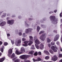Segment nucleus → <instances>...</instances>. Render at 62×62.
Here are the masks:
<instances>
[{"label":"nucleus","mask_w":62,"mask_h":62,"mask_svg":"<svg viewBox=\"0 0 62 62\" xmlns=\"http://www.w3.org/2000/svg\"><path fill=\"white\" fill-rule=\"evenodd\" d=\"M12 53V49H10L8 51V53L10 54Z\"/></svg>","instance_id":"11"},{"label":"nucleus","mask_w":62,"mask_h":62,"mask_svg":"<svg viewBox=\"0 0 62 62\" xmlns=\"http://www.w3.org/2000/svg\"><path fill=\"white\" fill-rule=\"evenodd\" d=\"M59 35H57L55 36V37L54 39V41H56L58 39H59Z\"/></svg>","instance_id":"5"},{"label":"nucleus","mask_w":62,"mask_h":62,"mask_svg":"<svg viewBox=\"0 0 62 62\" xmlns=\"http://www.w3.org/2000/svg\"><path fill=\"white\" fill-rule=\"evenodd\" d=\"M38 54L40 55L41 54V52H38Z\"/></svg>","instance_id":"37"},{"label":"nucleus","mask_w":62,"mask_h":62,"mask_svg":"<svg viewBox=\"0 0 62 62\" xmlns=\"http://www.w3.org/2000/svg\"><path fill=\"white\" fill-rule=\"evenodd\" d=\"M59 57H62V54H60L59 55Z\"/></svg>","instance_id":"29"},{"label":"nucleus","mask_w":62,"mask_h":62,"mask_svg":"<svg viewBox=\"0 0 62 62\" xmlns=\"http://www.w3.org/2000/svg\"><path fill=\"white\" fill-rule=\"evenodd\" d=\"M33 60L34 62H35V61H37V60H36L35 59H33Z\"/></svg>","instance_id":"38"},{"label":"nucleus","mask_w":62,"mask_h":62,"mask_svg":"<svg viewBox=\"0 0 62 62\" xmlns=\"http://www.w3.org/2000/svg\"><path fill=\"white\" fill-rule=\"evenodd\" d=\"M48 47L49 48H51V44H48Z\"/></svg>","instance_id":"35"},{"label":"nucleus","mask_w":62,"mask_h":62,"mask_svg":"<svg viewBox=\"0 0 62 62\" xmlns=\"http://www.w3.org/2000/svg\"><path fill=\"white\" fill-rule=\"evenodd\" d=\"M44 53L45 54H47V55H50V53H49V52L47 51H44Z\"/></svg>","instance_id":"13"},{"label":"nucleus","mask_w":62,"mask_h":62,"mask_svg":"<svg viewBox=\"0 0 62 62\" xmlns=\"http://www.w3.org/2000/svg\"><path fill=\"white\" fill-rule=\"evenodd\" d=\"M40 29V27H39V26H38L37 27V31H38V32H39V30Z\"/></svg>","instance_id":"24"},{"label":"nucleus","mask_w":62,"mask_h":62,"mask_svg":"<svg viewBox=\"0 0 62 62\" xmlns=\"http://www.w3.org/2000/svg\"><path fill=\"white\" fill-rule=\"evenodd\" d=\"M38 54V52H35L34 54V55H35V56L37 55Z\"/></svg>","instance_id":"27"},{"label":"nucleus","mask_w":62,"mask_h":62,"mask_svg":"<svg viewBox=\"0 0 62 62\" xmlns=\"http://www.w3.org/2000/svg\"><path fill=\"white\" fill-rule=\"evenodd\" d=\"M31 30H32V29H27L26 30V33H28L27 31H30Z\"/></svg>","instance_id":"22"},{"label":"nucleus","mask_w":62,"mask_h":62,"mask_svg":"<svg viewBox=\"0 0 62 62\" xmlns=\"http://www.w3.org/2000/svg\"><path fill=\"white\" fill-rule=\"evenodd\" d=\"M35 46L37 49H39V48H40V46H39L37 45L36 44H35Z\"/></svg>","instance_id":"19"},{"label":"nucleus","mask_w":62,"mask_h":62,"mask_svg":"<svg viewBox=\"0 0 62 62\" xmlns=\"http://www.w3.org/2000/svg\"><path fill=\"white\" fill-rule=\"evenodd\" d=\"M6 23L4 22H2L0 24V26H4L6 24Z\"/></svg>","instance_id":"12"},{"label":"nucleus","mask_w":62,"mask_h":62,"mask_svg":"<svg viewBox=\"0 0 62 62\" xmlns=\"http://www.w3.org/2000/svg\"><path fill=\"white\" fill-rule=\"evenodd\" d=\"M8 56H9V54H8Z\"/></svg>","instance_id":"56"},{"label":"nucleus","mask_w":62,"mask_h":62,"mask_svg":"<svg viewBox=\"0 0 62 62\" xmlns=\"http://www.w3.org/2000/svg\"><path fill=\"white\" fill-rule=\"evenodd\" d=\"M59 62H62V59L60 60L59 61Z\"/></svg>","instance_id":"49"},{"label":"nucleus","mask_w":62,"mask_h":62,"mask_svg":"<svg viewBox=\"0 0 62 62\" xmlns=\"http://www.w3.org/2000/svg\"><path fill=\"white\" fill-rule=\"evenodd\" d=\"M8 44V43L7 42H5L4 43V45H5V46H7V45Z\"/></svg>","instance_id":"28"},{"label":"nucleus","mask_w":62,"mask_h":62,"mask_svg":"<svg viewBox=\"0 0 62 62\" xmlns=\"http://www.w3.org/2000/svg\"><path fill=\"white\" fill-rule=\"evenodd\" d=\"M53 17V16H51L50 17V18H52Z\"/></svg>","instance_id":"53"},{"label":"nucleus","mask_w":62,"mask_h":62,"mask_svg":"<svg viewBox=\"0 0 62 62\" xmlns=\"http://www.w3.org/2000/svg\"><path fill=\"white\" fill-rule=\"evenodd\" d=\"M60 51H61V52H62V48H61Z\"/></svg>","instance_id":"52"},{"label":"nucleus","mask_w":62,"mask_h":62,"mask_svg":"<svg viewBox=\"0 0 62 62\" xmlns=\"http://www.w3.org/2000/svg\"><path fill=\"white\" fill-rule=\"evenodd\" d=\"M61 42H62V37H61Z\"/></svg>","instance_id":"50"},{"label":"nucleus","mask_w":62,"mask_h":62,"mask_svg":"<svg viewBox=\"0 0 62 62\" xmlns=\"http://www.w3.org/2000/svg\"><path fill=\"white\" fill-rule=\"evenodd\" d=\"M61 15H62V13H61L60 14V16L61 17H62V16H61Z\"/></svg>","instance_id":"42"},{"label":"nucleus","mask_w":62,"mask_h":62,"mask_svg":"<svg viewBox=\"0 0 62 62\" xmlns=\"http://www.w3.org/2000/svg\"><path fill=\"white\" fill-rule=\"evenodd\" d=\"M57 59V57L56 55H54L53 57H52L51 59V60L53 61H56Z\"/></svg>","instance_id":"3"},{"label":"nucleus","mask_w":62,"mask_h":62,"mask_svg":"<svg viewBox=\"0 0 62 62\" xmlns=\"http://www.w3.org/2000/svg\"><path fill=\"white\" fill-rule=\"evenodd\" d=\"M47 42L48 43H49L51 42V40L49 39V38H47Z\"/></svg>","instance_id":"23"},{"label":"nucleus","mask_w":62,"mask_h":62,"mask_svg":"<svg viewBox=\"0 0 62 62\" xmlns=\"http://www.w3.org/2000/svg\"><path fill=\"white\" fill-rule=\"evenodd\" d=\"M5 60V58L0 59V62H2Z\"/></svg>","instance_id":"16"},{"label":"nucleus","mask_w":62,"mask_h":62,"mask_svg":"<svg viewBox=\"0 0 62 62\" xmlns=\"http://www.w3.org/2000/svg\"><path fill=\"white\" fill-rule=\"evenodd\" d=\"M53 51H54V52H57V50L55 49V48H54V49H53Z\"/></svg>","instance_id":"32"},{"label":"nucleus","mask_w":62,"mask_h":62,"mask_svg":"<svg viewBox=\"0 0 62 62\" xmlns=\"http://www.w3.org/2000/svg\"><path fill=\"white\" fill-rule=\"evenodd\" d=\"M44 31H41L39 33V34H42V33H44Z\"/></svg>","instance_id":"36"},{"label":"nucleus","mask_w":62,"mask_h":62,"mask_svg":"<svg viewBox=\"0 0 62 62\" xmlns=\"http://www.w3.org/2000/svg\"><path fill=\"white\" fill-rule=\"evenodd\" d=\"M54 12H55H55H56V11H57V10H54Z\"/></svg>","instance_id":"47"},{"label":"nucleus","mask_w":62,"mask_h":62,"mask_svg":"<svg viewBox=\"0 0 62 62\" xmlns=\"http://www.w3.org/2000/svg\"><path fill=\"white\" fill-rule=\"evenodd\" d=\"M34 53V51H31L29 53V54H33Z\"/></svg>","instance_id":"18"},{"label":"nucleus","mask_w":62,"mask_h":62,"mask_svg":"<svg viewBox=\"0 0 62 62\" xmlns=\"http://www.w3.org/2000/svg\"><path fill=\"white\" fill-rule=\"evenodd\" d=\"M40 49L41 50H42V49L44 48V45L42 43H41V44H40Z\"/></svg>","instance_id":"10"},{"label":"nucleus","mask_w":62,"mask_h":62,"mask_svg":"<svg viewBox=\"0 0 62 62\" xmlns=\"http://www.w3.org/2000/svg\"><path fill=\"white\" fill-rule=\"evenodd\" d=\"M19 36H22V34L20 32L19 33Z\"/></svg>","instance_id":"40"},{"label":"nucleus","mask_w":62,"mask_h":62,"mask_svg":"<svg viewBox=\"0 0 62 62\" xmlns=\"http://www.w3.org/2000/svg\"><path fill=\"white\" fill-rule=\"evenodd\" d=\"M31 49L32 50L33 49H35V48L34 47V46L33 45L31 47Z\"/></svg>","instance_id":"25"},{"label":"nucleus","mask_w":62,"mask_h":62,"mask_svg":"<svg viewBox=\"0 0 62 62\" xmlns=\"http://www.w3.org/2000/svg\"><path fill=\"white\" fill-rule=\"evenodd\" d=\"M56 44H57V45H59V42H56Z\"/></svg>","instance_id":"39"},{"label":"nucleus","mask_w":62,"mask_h":62,"mask_svg":"<svg viewBox=\"0 0 62 62\" xmlns=\"http://www.w3.org/2000/svg\"><path fill=\"white\" fill-rule=\"evenodd\" d=\"M6 15H5V16L4 15L2 16V17H5V16H6Z\"/></svg>","instance_id":"46"},{"label":"nucleus","mask_w":62,"mask_h":62,"mask_svg":"<svg viewBox=\"0 0 62 62\" xmlns=\"http://www.w3.org/2000/svg\"><path fill=\"white\" fill-rule=\"evenodd\" d=\"M7 36H8V37L10 36V34L8 33L7 34Z\"/></svg>","instance_id":"44"},{"label":"nucleus","mask_w":62,"mask_h":62,"mask_svg":"<svg viewBox=\"0 0 62 62\" xmlns=\"http://www.w3.org/2000/svg\"><path fill=\"white\" fill-rule=\"evenodd\" d=\"M51 44L52 45H55V43H54V42H51Z\"/></svg>","instance_id":"30"},{"label":"nucleus","mask_w":62,"mask_h":62,"mask_svg":"<svg viewBox=\"0 0 62 62\" xmlns=\"http://www.w3.org/2000/svg\"><path fill=\"white\" fill-rule=\"evenodd\" d=\"M0 51L2 53H3V48H1L0 49Z\"/></svg>","instance_id":"33"},{"label":"nucleus","mask_w":62,"mask_h":62,"mask_svg":"<svg viewBox=\"0 0 62 62\" xmlns=\"http://www.w3.org/2000/svg\"><path fill=\"white\" fill-rule=\"evenodd\" d=\"M29 42V41H26L24 42V44H23L22 45L23 46H28V44H27V43H28Z\"/></svg>","instance_id":"9"},{"label":"nucleus","mask_w":62,"mask_h":62,"mask_svg":"<svg viewBox=\"0 0 62 62\" xmlns=\"http://www.w3.org/2000/svg\"><path fill=\"white\" fill-rule=\"evenodd\" d=\"M35 43L37 44H39V41L38 39H37L35 41Z\"/></svg>","instance_id":"14"},{"label":"nucleus","mask_w":62,"mask_h":62,"mask_svg":"<svg viewBox=\"0 0 62 62\" xmlns=\"http://www.w3.org/2000/svg\"><path fill=\"white\" fill-rule=\"evenodd\" d=\"M24 62H30V61H25Z\"/></svg>","instance_id":"45"},{"label":"nucleus","mask_w":62,"mask_h":62,"mask_svg":"<svg viewBox=\"0 0 62 62\" xmlns=\"http://www.w3.org/2000/svg\"><path fill=\"white\" fill-rule=\"evenodd\" d=\"M7 20H8V17L7 18Z\"/></svg>","instance_id":"57"},{"label":"nucleus","mask_w":62,"mask_h":62,"mask_svg":"<svg viewBox=\"0 0 62 62\" xmlns=\"http://www.w3.org/2000/svg\"><path fill=\"white\" fill-rule=\"evenodd\" d=\"M3 47H4V46H3Z\"/></svg>","instance_id":"61"},{"label":"nucleus","mask_w":62,"mask_h":62,"mask_svg":"<svg viewBox=\"0 0 62 62\" xmlns=\"http://www.w3.org/2000/svg\"><path fill=\"white\" fill-rule=\"evenodd\" d=\"M8 15H9V14H8V15H7V16H8Z\"/></svg>","instance_id":"58"},{"label":"nucleus","mask_w":62,"mask_h":62,"mask_svg":"<svg viewBox=\"0 0 62 62\" xmlns=\"http://www.w3.org/2000/svg\"><path fill=\"white\" fill-rule=\"evenodd\" d=\"M51 48V49H52V50H53L54 49H56V50H58V48L56 47V45L52 46Z\"/></svg>","instance_id":"8"},{"label":"nucleus","mask_w":62,"mask_h":62,"mask_svg":"<svg viewBox=\"0 0 62 62\" xmlns=\"http://www.w3.org/2000/svg\"><path fill=\"white\" fill-rule=\"evenodd\" d=\"M12 43V44H13L14 43V41H11Z\"/></svg>","instance_id":"41"},{"label":"nucleus","mask_w":62,"mask_h":62,"mask_svg":"<svg viewBox=\"0 0 62 62\" xmlns=\"http://www.w3.org/2000/svg\"><path fill=\"white\" fill-rule=\"evenodd\" d=\"M20 59H17L15 61V62H20Z\"/></svg>","instance_id":"21"},{"label":"nucleus","mask_w":62,"mask_h":62,"mask_svg":"<svg viewBox=\"0 0 62 62\" xmlns=\"http://www.w3.org/2000/svg\"><path fill=\"white\" fill-rule=\"evenodd\" d=\"M28 55H23L20 56V58H22V59H24L25 58L27 57Z\"/></svg>","instance_id":"6"},{"label":"nucleus","mask_w":62,"mask_h":62,"mask_svg":"<svg viewBox=\"0 0 62 62\" xmlns=\"http://www.w3.org/2000/svg\"><path fill=\"white\" fill-rule=\"evenodd\" d=\"M26 40V39H25V38H23L22 39V40L23 41H24L25 40Z\"/></svg>","instance_id":"34"},{"label":"nucleus","mask_w":62,"mask_h":62,"mask_svg":"<svg viewBox=\"0 0 62 62\" xmlns=\"http://www.w3.org/2000/svg\"><path fill=\"white\" fill-rule=\"evenodd\" d=\"M61 23H62V19H61Z\"/></svg>","instance_id":"55"},{"label":"nucleus","mask_w":62,"mask_h":62,"mask_svg":"<svg viewBox=\"0 0 62 62\" xmlns=\"http://www.w3.org/2000/svg\"><path fill=\"white\" fill-rule=\"evenodd\" d=\"M49 52L51 54H54V51L51 49H49Z\"/></svg>","instance_id":"17"},{"label":"nucleus","mask_w":62,"mask_h":62,"mask_svg":"<svg viewBox=\"0 0 62 62\" xmlns=\"http://www.w3.org/2000/svg\"><path fill=\"white\" fill-rule=\"evenodd\" d=\"M15 58H14L12 59L13 61H14V60H15Z\"/></svg>","instance_id":"51"},{"label":"nucleus","mask_w":62,"mask_h":62,"mask_svg":"<svg viewBox=\"0 0 62 62\" xmlns=\"http://www.w3.org/2000/svg\"><path fill=\"white\" fill-rule=\"evenodd\" d=\"M15 57V54L14 53H13L12 55L11 56V58H14Z\"/></svg>","instance_id":"20"},{"label":"nucleus","mask_w":62,"mask_h":62,"mask_svg":"<svg viewBox=\"0 0 62 62\" xmlns=\"http://www.w3.org/2000/svg\"><path fill=\"white\" fill-rule=\"evenodd\" d=\"M15 49H16H16H17V48H15Z\"/></svg>","instance_id":"59"},{"label":"nucleus","mask_w":62,"mask_h":62,"mask_svg":"<svg viewBox=\"0 0 62 62\" xmlns=\"http://www.w3.org/2000/svg\"><path fill=\"white\" fill-rule=\"evenodd\" d=\"M21 42V40H18L17 42L18 44H19V43H20Z\"/></svg>","instance_id":"26"},{"label":"nucleus","mask_w":62,"mask_h":62,"mask_svg":"<svg viewBox=\"0 0 62 62\" xmlns=\"http://www.w3.org/2000/svg\"><path fill=\"white\" fill-rule=\"evenodd\" d=\"M29 38L30 39V40L29 43L28 44V45L29 46L31 45L32 44H33V38L32 36H30Z\"/></svg>","instance_id":"2"},{"label":"nucleus","mask_w":62,"mask_h":62,"mask_svg":"<svg viewBox=\"0 0 62 62\" xmlns=\"http://www.w3.org/2000/svg\"><path fill=\"white\" fill-rule=\"evenodd\" d=\"M1 55H2V54H1V53H0V56H1Z\"/></svg>","instance_id":"54"},{"label":"nucleus","mask_w":62,"mask_h":62,"mask_svg":"<svg viewBox=\"0 0 62 62\" xmlns=\"http://www.w3.org/2000/svg\"><path fill=\"white\" fill-rule=\"evenodd\" d=\"M1 44H2V42L1 41H0V45H1Z\"/></svg>","instance_id":"43"},{"label":"nucleus","mask_w":62,"mask_h":62,"mask_svg":"<svg viewBox=\"0 0 62 62\" xmlns=\"http://www.w3.org/2000/svg\"><path fill=\"white\" fill-rule=\"evenodd\" d=\"M25 49L22 47L21 48L20 52L18 50H16V54L17 55L20 54H22L23 53L25 52Z\"/></svg>","instance_id":"1"},{"label":"nucleus","mask_w":62,"mask_h":62,"mask_svg":"<svg viewBox=\"0 0 62 62\" xmlns=\"http://www.w3.org/2000/svg\"><path fill=\"white\" fill-rule=\"evenodd\" d=\"M13 22H14V20H12L11 21H10V20H8L7 21V23L11 25L13 23Z\"/></svg>","instance_id":"7"},{"label":"nucleus","mask_w":62,"mask_h":62,"mask_svg":"<svg viewBox=\"0 0 62 62\" xmlns=\"http://www.w3.org/2000/svg\"><path fill=\"white\" fill-rule=\"evenodd\" d=\"M40 60H41V59L40 58H38L37 60V61H40Z\"/></svg>","instance_id":"31"},{"label":"nucleus","mask_w":62,"mask_h":62,"mask_svg":"<svg viewBox=\"0 0 62 62\" xmlns=\"http://www.w3.org/2000/svg\"><path fill=\"white\" fill-rule=\"evenodd\" d=\"M49 58L50 57L48 56H45V59L46 60H48Z\"/></svg>","instance_id":"15"},{"label":"nucleus","mask_w":62,"mask_h":62,"mask_svg":"<svg viewBox=\"0 0 62 62\" xmlns=\"http://www.w3.org/2000/svg\"><path fill=\"white\" fill-rule=\"evenodd\" d=\"M45 35H43V34H42V35L40 36V39L42 40H43V41H44V40H45Z\"/></svg>","instance_id":"4"},{"label":"nucleus","mask_w":62,"mask_h":62,"mask_svg":"<svg viewBox=\"0 0 62 62\" xmlns=\"http://www.w3.org/2000/svg\"><path fill=\"white\" fill-rule=\"evenodd\" d=\"M16 43V44H17V43Z\"/></svg>","instance_id":"60"},{"label":"nucleus","mask_w":62,"mask_h":62,"mask_svg":"<svg viewBox=\"0 0 62 62\" xmlns=\"http://www.w3.org/2000/svg\"><path fill=\"white\" fill-rule=\"evenodd\" d=\"M25 34L24 33L23 34V36H25Z\"/></svg>","instance_id":"48"}]
</instances>
